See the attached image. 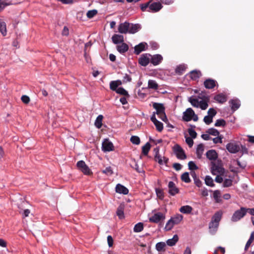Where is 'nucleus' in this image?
Wrapping results in <instances>:
<instances>
[{
    "instance_id": "4468645a",
    "label": "nucleus",
    "mask_w": 254,
    "mask_h": 254,
    "mask_svg": "<svg viewBox=\"0 0 254 254\" xmlns=\"http://www.w3.org/2000/svg\"><path fill=\"white\" fill-rule=\"evenodd\" d=\"M169 193L172 195H175V194L179 193V190L178 188L176 187L175 183L170 181L168 184Z\"/></svg>"
},
{
    "instance_id": "bb28decb",
    "label": "nucleus",
    "mask_w": 254,
    "mask_h": 254,
    "mask_svg": "<svg viewBox=\"0 0 254 254\" xmlns=\"http://www.w3.org/2000/svg\"><path fill=\"white\" fill-rule=\"evenodd\" d=\"M201 75V72L199 70H194L190 72V76L193 80H197Z\"/></svg>"
},
{
    "instance_id": "3c124183",
    "label": "nucleus",
    "mask_w": 254,
    "mask_h": 254,
    "mask_svg": "<svg viewBox=\"0 0 254 254\" xmlns=\"http://www.w3.org/2000/svg\"><path fill=\"white\" fill-rule=\"evenodd\" d=\"M97 13V11L95 9L89 10L86 14L87 17L89 18H91L96 15Z\"/></svg>"
},
{
    "instance_id": "13d9d810",
    "label": "nucleus",
    "mask_w": 254,
    "mask_h": 254,
    "mask_svg": "<svg viewBox=\"0 0 254 254\" xmlns=\"http://www.w3.org/2000/svg\"><path fill=\"white\" fill-rule=\"evenodd\" d=\"M188 132L190 134V135L191 136L192 138H195L197 136V133L194 130V129L192 128H189L188 129Z\"/></svg>"
},
{
    "instance_id": "2f4dec72",
    "label": "nucleus",
    "mask_w": 254,
    "mask_h": 254,
    "mask_svg": "<svg viewBox=\"0 0 254 254\" xmlns=\"http://www.w3.org/2000/svg\"><path fill=\"white\" fill-rule=\"evenodd\" d=\"M214 99L217 102L220 103H223L225 102L227 100L226 96L223 94H219L216 95L214 97Z\"/></svg>"
},
{
    "instance_id": "0eeeda50",
    "label": "nucleus",
    "mask_w": 254,
    "mask_h": 254,
    "mask_svg": "<svg viewBox=\"0 0 254 254\" xmlns=\"http://www.w3.org/2000/svg\"><path fill=\"white\" fill-rule=\"evenodd\" d=\"M211 172L214 175H223L225 173V170L221 165L212 162Z\"/></svg>"
},
{
    "instance_id": "0e129e2a",
    "label": "nucleus",
    "mask_w": 254,
    "mask_h": 254,
    "mask_svg": "<svg viewBox=\"0 0 254 254\" xmlns=\"http://www.w3.org/2000/svg\"><path fill=\"white\" fill-rule=\"evenodd\" d=\"M216 136H217L216 137H215L212 139L213 142L215 144L218 143H221L222 142V139L223 137L221 136H219V135Z\"/></svg>"
},
{
    "instance_id": "f3484780",
    "label": "nucleus",
    "mask_w": 254,
    "mask_h": 254,
    "mask_svg": "<svg viewBox=\"0 0 254 254\" xmlns=\"http://www.w3.org/2000/svg\"><path fill=\"white\" fill-rule=\"evenodd\" d=\"M206 157L210 160L213 161L216 160L218 157V154L215 150H209L206 153Z\"/></svg>"
},
{
    "instance_id": "09e8293b",
    "label": "nucleus",
    "mask_w": 254,
    "mask_h": 254,
    "mask_svg": "<svg viewBox=\"0 0 254 254\" xmlns=\"http://www.w3.org/2000/svg\"><path fill=\"white\" fill-rule=\"evenodd\" d=\"M166 246L164 242H159L156 245V249L158 251H161Z\"/></svg>"
},
{
    "instance_id": "8fccbe9b",
    "label": "nucleus",
    "mask_w": 254,
    "mask_h": 254,
    "mask_svg": "<svg viewBox=\"0 0 254 254\" xmlns=\"http://www.w3.org/2000/svg\"><path fill=\"white\" fill-rule=\"evenodd\" d=\"M225 125L226 122L223 119L217 120L215 123V126L216 127H224Z\"/></svg>"
},
{
    "instance_id": "4be33fe9",
    "label": "nucleus",
    "mask_w": 254,
    "mask_h": 254,
    "mask_svg": "<svg viewBox=\"0 0 254 254\" xmlns=\"http://www.w3.org/2000/svg\"><path fill=\"white\" fill-rule=\"evenodd\" d=\"M162 7V4L160 2H154L151 4L149 6V9L153 12L158 11Z\"/></svg>"
},
{
    "instance_id": "6ab92c4d",
    "label": "nucleus",
    "mask_w": 254,
    "mask_h": 254,
    "mask_svg": "<svg viewBox=\"0 0 254 254\" xmlns=\"http://www.w3.org/2000/svg\"><path fill=\"white\" fill-rule=\"evenodd\" d=\"M116 191L119 193L127 194L128 193V189L123 185L118 184L116 187Z\"/></svg>"
},
{
    "instance_id": "473e14b6",
    "label": "nucleus",
    "mask_w": 254,
    "mask_h": 254,
    "mask_svg": "<svg viewBox=\"0 0 254 254\" xmlns=\"http://www.w3.org/2000/svg\"><path fill=\"white\" fill-rule=\"evenodd\" d=\"M183 216L181 214H177L171 218L175 225L178 224L183 220Z\"/></svg>"
},
{
    "instance_id": "774afa93",
    "label": "nucleus",
    "mask_w": 254,
    "mask_h": 254,
    "mask_svg": "<svg viewBox=\"0 0 254 254\" xmlns=\"http://www.w3.org/2000/svg\"><path fill=\"white\" fill-rule=\"evenodd\" d=\"M107 241L108 245L110 247H112L113 244V239L111 236H108L107 237Z\"/></svg>"
},
{
    "instance_id": "412c9836",
    "label": "nucleus",
    "mask_w": 254,
    "mask_h": 254,
    "mask_svg": "<svg viewBox=\"0 0 254 254\" xmlns=\"http://www.w3.org/2000/svg\"><path fill=\"white\" fill-rule=\"evenodd\" d=\"M229 103L233 111L237 110L240 106V101L237 99H232L229 101Z\"/></svg>"
},
{
    "instance_id": "9d476101",
    "label": "nucleus",
    "mask_w": 254,
    "mask_h": 254,
    "mask_svg": "<svg viewBox=\"0 0 254 254\" xmlns=\"http://www.w3.org/2000/svg\"><path fill=\"white\" fill-rule=\"evenodd\" d=\"M165 219V215L162 212H157L149 218V221L158 223Z\"/></svg>"
},
{
    "instance_id": "79ce46f5",
    "label": "nucleus",
    "mask_w": 254,
    "mask_h": 254,
    "mask_svg": "<svg viewBox=\"0 0 254 254\" xmlns=\"http://www.w3.org/2000/svg\"><path fill=\"white\" fill-rule=\"evenodd\" d=\"M143 229V224L142 223L139 222L136 224L133 228V231L135 232L138 233L142 231Z\"/></svg>"
},
{
    "instance_id": "c756f323",
    "label": "nucleus",
    "mask_w": 254,
    "mask_h": 254,
    "mask_svg": "<svg viewBox=\"0 0 254 254\" xmlns=\"http://www.w3.org/2000/svg\"><path fill=\"white\" fill-rule=\"evenodd\" d=\"M222 212L221 211H218L216 212L211 218V221L215 223H219V222L222 218Z\"/></svg>"
},
{
    "instance_id": "680f3d73",
    "label": "nucleus",
    "mask_w": 254,
    "mask_h": 254,
    "mask_svg": "<svg viewBox=\"0 0 254 254\" xmlns=\"http://www.w3.org/2000/svg\"><path fill=\"white\" fill-rule=\"evenodd\" d=\"M232 185V181L231 179H226L224 180L223 183L224 187H229Z\"/></svg>"
},
{
    "instance_id": "7ed1b4c3",
    "label": "nucleus",
    "mask_w": 254,
    "mask_h": 254,
    "mask_svg": "<svg viewBox=\"0 0 254 254\" xmlns=\"http://www.w3.org/2000/svg\"><path fill=\"white\" fill-rule=\"evenodd\" d=\"M153 107L156 110V113L162 121H165L167 120L165 113V108L162 104L154 103Z\"/></svg>"
},
{
    "instance_id": "e433bc0d",
    "label": "nucleus",
    "mask_w": 254,
    "mask_h": 254,
    "mask_svg": "<svg viewBox=\"0 0 254 254\" xmlns=\"http://www.w3.org/2000/svg\"><path fill=\"white\" fill-rule=\"evenodd\" d=\"M0 32L3 36L6 34V24L1 19H0Z\"/></svg>"
},
{
    "instance_id": "dca6fc26",
    "label": "nucleus",
    "mask_w": 254,
    "mask_h": 254,
    "mask_svg": "<svg viewBox=\"0 0 254 254\" xmlns=\"http://www.w3.org/2000/svg\"><path fill=\"white\" fill-rule=\"evenodd\" d=\"M147 47L146 43L142 42L134 47V53L138 55L141 52L145 51Z\"/></svg>"
},
{
    "instance_id": "39448f33",
    "label": "nucleus",
    "mask_w": 254,
    "mask_h": 254,
    "mask_svg": "<svg viewBox=\"0 0 254 254\" xmlns=\"http://www.w3.org/2000/svg\"><path fill=\"white\" fill-rule=\"evenodd\" d=\"M246 166L245 163H241L239 160H234L230 166L231 171L234 173H238L240 172L239 168L244 169Z\"/></svg>"
},
{
    "instance_id": "1a4fd4ad",
    "label": "nucleus",
    "mask_w": 254,
    "mask_h": 254,
    "mask_svg": "<svg viewBox=\"0 0 254 254\" xmlns=\"http://www.w3.org/2000/svg\"><path fill=\"white\" fill-rule=\"evenodd\" d=\"M174 151L178 158L181 160H184L186 158V155L183 149L179 145L176 144L174 146Z\"/></svg>"
},
{
    "instance_id": "c03bdc74",
    "label": "nucleus",
    "mask_w": 254,
    "mask_h": 254,
    "mask_svg": "<svg viewBox=\"0 0 254 254\" xmlns=\"http://www.w3.org/2000/svg\"><path fill=\"white\" fill-rule=\"evenodd\" d=\"M182 180L187 183H189L190 182V179L189 177V173L185 172L183 173L181 176Z\"/></svg>"
},
{
    "instance_id": "49530a36",
    "label": "nucleus",
    "mask_w": 254,
    "mask_h": 254,
    "mask_svg": "<svg viewBox=\"0 0 254 254\" xmlns=\"http://www.w3.org/2000/svg\"><path fill=\"white\" fill-rule=\"evenodd\" d=\"M206 132L209 134L212 135L213 136H218L219 135V132L218 130L214 128H209Z\"/></svg>"
},
{
    "instance_id": "c9c22d12",
    "label": "nucleus",
    "mask_w": 254,
    "mask_h": 254,
    "mask_svg": "<svg viewBox=\"0 0 254 254\" xmlns=\"http://www.w3.org/2000/svg\"><path fill=\"white\" fill-rule=\"evenodd\" d=\"M148 87L150 89L156 90L158 88V85L154 80H149L148 82Z\"/></svg>"
},
{
    "instance_id": "20e7f679",
    "label": "nucleus",
    "mask_w": 254,
    "mask_h": 254,
    "mask_svg": "<svg viewBox=\"0 0 254 254\" xmlns=\"http://www.w3.org/2000/svg\"><path fill=\"white\" fill-rule=\"evenodd\" d=\"M248 212L247 208L241 207L240 209L236 211L231 217V220L237 222L245 216Z\"/></svg>"
},
{
    "instance_id": "f8f14e48",
    "label": "nucleus",
    "mask_w": 254,
    "mask_h": 254,
    "mask_svg": "<svg viewBox=\"0 0 254 254\" xmlns=\"http://www.w3.org/2000/svg\"><path fill=\"white\" fill-rule=\"evenodd\" d=\"M102 148L104 152H109L113 150L114 145L108 139H105L102 143Z\"/></svg>"
},
{
    "instance_id": "7c9ffc66",
    "label": "nucleus",
    "mask_w": 254,
    "mask_h": 254,
    "mask_svg": "<svg viewBox=\"0 0 254 254\" xmlns=\"http://www.w3.org/2000/svg\"><path fill=\"white\" fill-rule=\"evenodd\" d=\"M179 240V237L177 235H174L173 237L171 239H168L166 241V244L169 246H173L176 245Z\"/></svg>"
},
{
    "instance_id": "338daca9",
    "label": "nucleus",
    "mask_w": 254,
    "mask_h": 254,
    "mask_svg": "<svg viewBox=\"0 0 254 254\" xmlns=\"http://www.w3.org/2000/svg\"><path fill=\"white\" fill-rule=\"evenodd\" d=\"M131 80V77L127 74H125L123 77V82L126 83L130 82Z\"/></svg>"
},
{
    "instance_id": "58836bf2",
    "label": "nucleus",
    "mask_w": 254,
    "mask_h": 254,
    "mask_svg": "<svg viewBox=\"0 0 254 254\" xmlns=\"http://www.w3.org/2000/svg\"><path fill=\"white\" fill-rule=\"evenodd\" d=\"M205 184L209 187H214V184L213 183V180L209 176H206L205 178Z\"/></svg>"
},
{
    "instance_id": "b1692460",
    "label": "nucleus",
    "mask_w": 254,
    "mask_h": 254,
    "mask_svg": "<svg viewBox=\"0 0 254 254\" xmlns=\"http://www.w3.org/2000/svg\"><path fill=\"white\" fill-rule=\"evenodd\" d=\"M140 29V25L138 24L130 23L129 28H128V33L134 34L137 32Z\"/></svg>"
},
{
    "instance_id": "cd10ccee",
    "label": "nucleus",
    "mask_w": 254,
    "mask_h": 254,
    "mask_svg": "<svg viewBox=\"0 0 254 254\" xmlns=\"http://www.w3.org/2000/svg\"><path fill=\"white\" fill-rule=\"evenodd\" d=\"M117 49L120 53L123 54L128 51V46L127 44L122 43V44L117 46Z\"/></svg>"
},
{
    "instance_id": "393cba45",
    "label": "nucleus",
    "mask_w": 254,
    "mask_h": 254,
    "mask_svg": "<svg viewBox=\"0 0 254 254\" xmlns=\"http://www.w3.org/2000/svg\"><path fill=\"white\" fill-rule=\"evenodd\" d=\"M204 150V146L202 144H199L197 145L196 150V154L198 159H201L202 158Z\"/></svg>"
},
{
    "instance_id": "de8ad7c7",
    "label": "nucleus",
    "mask_w": 254,
    "mask_h": 254,
    "mask_svg": "<svg viewBox=\"0 0 254 254\" xmlns=\"http://www.w3.org/2000/svg\"><path fill=\"white\" fill-rule=\"evenodd\" d=\"M174 225L175 224H174L173 222L171 221V219H170L166 223V226L165 227V229L166 231H169L172 229V228L173 227Z\"/></svg>"
},
{
    "instance_id": "052dcab7",
    "label": "nucleus",
    "mask_w": 254,
    "mask_h": 254,
    "mask_svg": "<svg viewBox=\"0 0 254 254\" xmlns=\"http://www.w3.org/2000/svg\"><path fill=\"white\" fill-rule=\"evenodd\" d=\"M156 193L157 197H158L160 199H163L164 197V193L162 190L160 189H156Z\"/></svg>"
},
{
    "instance_id": "72a5a7b5",
    "label": "nucleus",
    "mask_w": 254,
    "mask_h": 254,
    "mask_svg": "<svg viewBox=\"0 0 254 254\" xmlns=\"http://www.w3.org/2000/svg\"><path fill=\"white\" fill-rule=\"evenodd\" d=\"M213 197L215 201L217 203H219L221 201V192L219 190H215L213 191Z\"/></svg>"
},
{
    "instance_id": "a18cd8bd",
    "label": "nucleus",
    "mask_w": 254,
    "mask_h": 254,
    "mask_svg": "<svg viewBox=\"0 0 254 254\" xmlns=\"http://www.w3.org/2000/svg\"><path fill=\"white\" fill-rule=\"evenodd\" d=\"M116 92L117 93H118L119 94L124 95L126 96H127V97L129 96V94H128V92H127V91H126L123 87L118 88V89L116 90Z\"/></svg>"
},
{
    "instance_id": "37998d69",
    "label": "nucleus",
    "mask_w": 254,
    "mask_h": 254,
    "mask_svg": "<svg viewBox=\"0 0 254 254\" xmlns=\"http://www.w3.org/2000/svg\"><path fill=\"white\" fill-rule=\"evenodd\" d=\"M150 149V144L149 142H147L142 147V152L144 155H147Z\"/></svg>"
},
{
    "instance_id": "aec40b11",
    "label": "nucleus",
    "mask_w": 254,
    "mask_h": 254,
    "mask_svg": "<svg viewBox=\"0 0 254 254\" xmlns=\"http://www.w3.org/2000/svg\"><path fill=\"white\" fill-rule=\"evenodd\" d=\"M216 81L212 79H207L204 82V85L207 89H212L216 85Z\"/></svg>"
},
{
    "instance_id": "69168bd1",
    "label": "nucleus",
    "mask_w": 254,
    "mask_h": 254,
    "mask_svg": "<svg viewBox=\"0 0 254 254\" xmlns=\"http://www.w3.org/2000/svg\"><path fill=\"white\" fill-rule=\"evenodd\" d=\"M21 99L22 101L25 104H28L30 101L29 97L26 95L22 96Z\"/></svg>"
},
{
    "instance_id": "5701e85b",
    "label": "nucleus",
    "mask_w": 254,
    "mask_h": 254,
    "mask_svg": "<svg viewBox=\"0 0 254 254\" xmlns=\"http://www.w3.org/2000/svg\"><path fill=\"white\" fill-rule=\"evenodd\" d=\"M219 223L211 221L209 225V232L212 235H214L216 232Z\"/></svg>"
},
{
    "instance_id": "f03ea898",
    "label": "nucleus",
    "mask_w": 254,
    "mask_h": 254,
    "mask_svg": "<svg viewBox=\"0 0 254 254\" xmlns=\"http://www.w3.org/2000/svg\"><path fill=\"white\" fill-rule=\"evenodd\" d=\"M183 119L186 122H189L192 120L196 122L198 121V118L194 111L191 108H189L183 113Z\"/></svg>"
},
{
    "instance_id": "9b49d317",
    "label": "nucleus",
    "mask_w": 254,
    "mask_h": 254,
    "mask_svg": "<svg viewBox=\"0 0 254 254\" xmlns=\"http://www.w3.org/2000/svg\"><path fill=\"white\" fill-rule=\"evenodd\" d=\"M226 149L231 153H236L240 150V146L235 143L230 142L227 144Z\"/></svg>"
},
{
    "instance_id": "6e6d98bb",
    "label": "nucleus",
    "mask_w": 254,
    "mask_h": 254,
    "mask_svg": "<svg viewBox=\"0 0 254 254\" xmlns=\"http://www.w3.org/2000/svg\"><path fill=\"white\" fill-rule=\"evenodd\" d=\"M155 160L156 161L158 162L159 164H163V157L159 154H155Z\"/></svg>"
},
{
    "instance_id": "a211bd4d",
    "label": "nucleus",
    "mask_w": 254,
    "mask_h": 254,
    "mask_svg": "<svg viewBox=\"0 0 254 254\" xmlns=\"http://www.w3.org/2000/svg\"><path fill=\"white\" fill-rule=\"evenodd\" d=\"M162 60L163 57L161 55L159 54L155 55L151 57V63L154 65H157L162 62Z\"/></svg>"
},
{
    "instance_id": "a878e982",
    "label": "nucleus",
    "mask_w": 254,
    "mask_h": 254,
    "mask_svg": "<svg viewBox=\"0 0 254 254\" xmlns=\"http://www.w3.org/2000/svg\"><path fill=\"white\" fill-rule=\"evenodd\" d=\"M112 39L113 42L115 44L122 43L124 42V36L119 34H115L112 36Z\"/></svg>"
},
{
    "instance_id": "4d7b16f0",
    "label": "nucleus",
    "mask_w": 254,
    "mask_h": 254,
    "mask_svg": "<svg viewBox=\"0 0 254 254\" xmlns=\"http://www.w3.org/2000/svg\"><path fill=\"white\" fill-rule=\"evenodd\" d=\"M118 84L115 81H112L110 83V88L113 91H116L118 89Z\"/></svg>"
},
{
    "instance_id": "2eb2a0df",
    "label": "nucleus",
    "mask_w": 254,
    "mask_h": 254,
    "mask_svg": "<svg viewBox=\"0 0 254 254\" xmlns=\"http://www.w3.org/2000/svg\"><path fill=\"white\" fill-rule=\"evenodd\" d=\"M151 55L147 54H143L141 57L139 59V63L141 65L145 66H146L150 62V58Z\"/></svg>"
},
{
    "instance_id": "6e6552de",
    "label": "nucleus",
    "mask_w": 254,
    "mask_h": 254,
    "mask_svg": "<svg viewBox=\"0 0 254 254\" xmlns=\"http://www.w3.org/2000/svg\"><path fill=\"white\" fill-rule=\"evenodd\" d=\"M216 111L213 108H210L207 112V115L204 117L203 121L206 125H209L213 121V118L216 115Z\"/></svg>"
},
{
    "instance_id": "4c0bfd02",
    "label": "nucleus",
    "mask_w": 254,
    "mask_h": 254,
    "mask_svg": "<svg viewBox=\"0 0 254 254\" xmlns=\"http://www.w3.org/2000/svg\"><path fill=\"white\" fill-rule=\"evenodd\" d=\"M186 68L187 65L186 64H180L179 65L177 66L175 69L176 72L179 74H181L186 70Z\"/></svg>"
},
{
    "instance_id": "bf43d9fd",
    "label": "nucleus",
    "mask_w": 254,
    "mask_h": 254,
    "mask_svg": "<svg viewBox=\"0 0 254 254\" xmlns=\"http://www.w3.org/2000/svg\"><path fill=\"white\" fill-rule=\"evenodd\" d=\"M185 138L186 143L188 144L189 147H191L193 144V141L192 140L193 138L186 136H185Z\"/></svg>"
},
{
    "instance_id": "423d86ee",
    "label": "nucleus",
    "mask_w": 254,
    "mask_h": 254,
    "mask_svg": "<svg viewBox=\"0 0 254 254\" xmlns=\"http://www.w3.org/2000/svg\"><path fill=\"white\" fill-rule=\"evenodd\" d=\"M76 166L78 169L81 171L84 174L86 175H89L92 174V171L85 164V162L80 160L77 162Z\"/></svg>"
},
{
    "instance_id": "e2e57ef3",
    "label": "nucleus",
    "mask_w": 254,
    "mask_h": 254,
    "mask_svg": "<svg viewBox=\"0 0 254 254\" xmlns=\"http://www.w3.org/2000/svg\"><path fill=\"white\" fill-rule=\"evenodd\" d=\"M189 168L190 170H196L198 167L193 161H190L188 163Z\"/></svg>"
},
{
    "instance_id": "c85d7f7f",
    "label": "nucleus",
    "mask_w": 254,
    "mask_h": 254,
    "mask_svg": "<svg viewBox=\"0 0 254 254\" xmlns=\"http://www.w3.org/2000/svg\"><path fill=\"white\" fill-rule=\"evenodd\" d=\"M192 210V208L190 205H184L180 207L179 211L184 214H190Z\"/></svg>"
},
{
    "instance_id": "a19ab883",
    "label": "nucleus",
    "mask_w": 254,
    "mask_h": 254,
    "mask_svg": "<svg viewBox=\"0 0 254 254\" xmlns=\"http://www.w3.org/2000/svg\"><path fill=\"white\" fill-rule=\"evenodd\" d=\"M117 215L120 219H122L124 217V207L120 205L118 207L117 210Z\"/></svg>"
},
{
    "instance_id": "864d4df0",
    "label": "nucleus",
    "mask_w": 254,
    "mask_h": 254,
    "mask_svg": "<svg viewBox=\"0 0 254 254\" xmlns=\"http://www.w3.org/2000/svg\"><path fill=\"white\" fill-rule=\"evenodd\" d=\"M102 173L108 176H111L113 174V171L111 167H108L105 170L102 171Z\"/></svg>"
},
{
    "instance_id": "ddd939ff",
    "label": "nucleus",
    "mask_w": 254,
    "mask_h": 254,
    "mask_svg": "<svg viewBox=\"0 0 254 254\" xmlns=\"http://www.w3.org/2000/svg\"><path fill=\"white\" fill-rule=\"evenodd\" d=\"M130 23L127 22L121 23L118 27V31L120 33L126 34L128 32Z\"/></svg>"
},
{
    "instance_id": "f704fd0d",
    "label": "nucleus",
    "mask_w": 254,
    "mask_h": 254,
    "mask_svg": "<svg viewBox=\"0 0 254 254\" xmlns=\"http://www.w3.org/2000/svg\"><path fill=\"white\" fill-rule=\"evenodd\" d=\"M13 3L8 0H0V11L4 8L6 6L10 5Z\"/></svg>"
},
{
    "instance_id": "ea45409f",
    "label": "nucleus",
    "mask_w": 254,
    "mask_h": 254,
    "mask_svg": "<svg viewBox=\"0 0 254 254\" xmlns=\"http://www.w3.org/2000/svg\"><path fill=\"white\" fill-rule=\"evenodd\" d=\"M103 119V116L102 115H99L97 118H96L95 122V126L98 128H100L102 125V121Z\"/></svg>"
},
{
    "instance_id": "5fc2aeb1",
    "label": "nucleus",
    "mask_w": 254,
    "mask_h": 254,
    "mask_svg": "<svg viewBox=\"0 0 254 254\" xmlns=\"http://www.w3.org/2000/svg\"><path fill=\"white\" fill-rule=\"evenodd\" d=\"M154 124L155 126L156 129L158 131L160 132L163 130V125L161 122L158 121L157 123H155V124Z\"/></svg>"
},
{
    "instance_id": "603ef678",
    "label": "nucleus",
    "mask_w": 254,
    "mask_h": 254,
    "mask_svg": "<svg viewBox=\"0 0 254 254\" xmlns=\"http://www.w3.org/2000/svg\"><path fill=\"white\" fill-rule=\"evenodd\" d=\"M130 141L133 144L138 145L140 143V138L137 136H132L130 138Z\"/></svg>"
},
{
    "instance_id": "f257e3e1",
    "label": "nucleus",
    "mask_w": 254,
    "mask_h": 254,
    "mask_svg": "<svg viewBox=\"0 0 254 254\" xmlns=\"http://www.w3.org/2000/svg\"><path fill=\"white\" fill-rule=\"evenodd\" d=\"M188 101L192 106L200 108L203 110L206 109L208 106V100L202 99L199 96H191L189 98Z\"/></svg>"
}]
</instances>
